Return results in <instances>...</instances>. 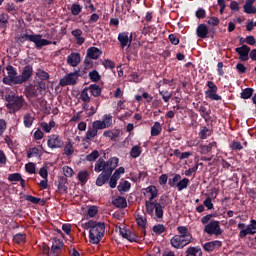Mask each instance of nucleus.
<instances>
[{
    "label": "nucleus",
    "instance_id": "obj_60",
    "mask_svg": "<svg viewBox=\"0 0 256 256\" xmlns=\"http://www.w3.org/2000/svg\"><path fill=\"white\" fill-rule=\"evenodd\" d=\"M168 39H169V41H170V43L172 45H179V42H180L179 35H177V34H170L168 36Z\"/></svg>",
    "mask_w": 256,
    "mask_h": 256
},
{
    "label": "nucleus",
    "instance_id": "obj_39",
    "mask_svg": "<svg viewBox=\"0 0 256 256\" xmlns=\"http://www.w3.org/2000/svg\"><path fill=\"white\" fill-rule=\"evenodd\" d=\"M77 179L82 183V185H85L87 181H89V172L86 170H82L78 173Z\"/></svg>",
    "mask_w": 256,
    "mask_h": 256
},
{
    "label": "nucleus",
    "instance_id": "obj_18",
    "mask_svg": "<svg viewBox=\"0 0 256 256\" xmlns=\"http://www.w3.org/2000/svg\"><path fill=\"white\" fill-rule=\"evenodd\" d=\"M217 247H223V242L219 241V240H215V241H210V242H206L203 245V249L205 251H207L208 253H211L212 251H215V249H217Z\"/></svg>",
    "mask_w": 256,
    "mask_h": 256
},
{
    "label": "nucleus",
    "instance_id": "obj_42",
    "mask_svg": "<svg viewBox=\"0 0 256 256\" xmlns=\"http://www.w3.org/2000/svg\"><path fill=\"white\" fill-rule=\"evenodd\" d=\"M40 127L42 130L45 131V133H51V129H53V127H55V122L53 120H51L49 123L41 122Z\"/></svg>",
    "mask_w": 256,
    "mask_h": 256
},
{
    "label": "nucleus",
    "instance_id": "obj_4",
    "mask_svg": "<svg viewBox=\"0 0 256 256\" xmlns=\"http://www.w3.org/2000/svg\"><path fill=\"white\" fill-rule=\"evenodd\" d=\"M177 231L179 234L174 235L170 243L174 249H183L193 241V235L189 233L187 226H178Z\"/></svg>",
    "mask_w": 256,
    "mask_h": 256
},
{
    "label": "nucleus",
    "instance_id": "obj_13",
    "mask_svg": "<svg viewBox=\"0 0 256 256\" xmlns=\"http://www.w3.org/2000/svg\"><path fill=\"white\" fill-rule=\"evenodd\" d=\"M119 233L123 239H127L130 243H137L139 241V236L137 234L125 228H120Z\"/></svg>",
    "mask_w": 256,
    "mask_h": 256
},
{
    "label": "nucleus",
    "instance_id": "obj_38",
    "mask_svg": "<svg viewBox=\"0 0 256 256\" xmlns=\"http://www.w3.org/2000/svg\"><path fill=\"white\" fill-rule=\"evenodd\" d=\"M253 93H255V89L245 88L240 93V97H241V99H251L253 97Z\"/></svg>",
    "mask_w": 256,
    "mask_h": 256
},
{
    "label": "nucleus",
    "instance_id": "obj_46",
    "mask_svg": "<svg viewBox=\"0 0 256 256\" xmlns=\"http://www.w3.org/2000/svg\"><path fill=\"white\" fill-rule=\"evenodd\" d=\"M200 139H207V137H210L211 135V130H209V128H207V126H203L199 133H198Z\"/></svg>",
    "mask_w": 256,
    "mask_h": 256
},
{
    "label": "nucleus",
    "instance_id": "obj_31",
    "mask_svg": "<svg viewBox=\"0 0 256 256\" xmlns=\"http://www.w3.org/2000/svg\"><path fill=\"white\" fill-rule=\"evenodd\" d=\"M88 91H90L91 95L93 97H101V86H99L98 84H91L88 87Z\"/></svg>",
    "mask_w": 256,
    "mask_h": 256
},
{
    "label": "nucleus",
    "instance_id": "obj_34",
    "mask_svg": "<svg viewBox=\"0 0 256 256\" xmlns=\"http://www.w3.org/2000/svg\"><path fill=\"white\" fill-rule=\"evenodd\" d=\"M161 131H163V127L161 126V123L155 122L154 125L151 127V136L158 137V135H161Z\"/></svg>",
    "mask_w": 256,
    "mask_h": 256
},
{
    "label": "nucleus",
    "instance_id": "obj_8",
    "mask_svg": "<svg viewBox=\"0 0 256 256\" xmlns=\"http://www.w3.org/2000/svg\"><path fill=\"white\" fill-rule=\"evenodd\" d=\"M204 232L208 235H216L219 237V235L223 234V230L221 229V222L217 220H211L205 227Z\"/></svg>",
    "mask_w": 256,
    "mask_h": 256
},
{
    "label": "nucleus",
    "instance_id": "obj_52",
    "mask_svg": "<svg viewBox=\"0 0 256 256\" xmlns=\"http://www.w3.org/2000/svg\"><path fill=\"white\" fill-rule=\"evenodd\" d=\"M103 136L109 137L111 141H117V138L119 137V132H113L111 130H108L103 132Z\"/></svg>",
    "mask_w": 256,
    "mask_h": 256
},
{
    "label": "nucleus",
    "instance_id": "obj_14",
    "mask_svg": "<svg viewBox=\"0 0 256 256\" xmlns=\"http://www.w3.org/2000/svg\"><path fill=\"white\" fill-rule=\"evenodd\" d=\"M235 51L238 53L240 61H249V53L251 52V47L242 45L241 47L235 48Z\"/></svg>",
    "mask_w": 256,
    "mask_h": 256
},
{
    "label": "nucleus",
    "instance_id": "obj_64",
    "mask_svg": "<svg viewBox=\"0 0 256 256\" xmlns=\"http://www.w3.org/2000/svg\"><path fill=\"white\" fill-rule=\"evenodd\" d=\"M84 69H93V58L86 56L84 60Z\"/></svg>",
    "mask_w": 256,
    "mask_h": 256
},
{
    "label": "nucleus",
    "instance_id": "obj_35",
    "mask_svg": "<svg viewBox=\"0 0 256 256\" xmlns=\"http://www.w3.org/2000/svg\"><path fill=\"white\" fill-rule=\"evenodd\" d=\"M191 181L189 178H183L182 180L180 179L176 185V188L178 191H183L189 187Z\"/></svg>",
    "mask_w": 256,
    "mask_h": 256
},
{
    "label": "nucleus",
    "instance_id": "obj_26",
    "mask_svg": "<svg viewBox=\"0 0 256 256\" xmlns=\"http://www.w3.org/2000/svg\"><path fill=\"white\" fill-rule=\"evenodd\" d=\"M25 91L28 97H39V88H37L36 84L26 86Z\"/></svg>",
    "mask_w": 256,
    "mask_h": 256
},
{
    "label": "nucleus",
    "instance_id": "obj_61",
    "mask_svg": "<svg viewBox=\"0 0 256 256\" xmlns=\"http://www.w3.org/2000/svg\"><path fill=\"white\" fill-rule=\"evenodd\" d=\"M195 16L197 17V19H205L207 17V11H205V9L203 8H199L196 11Z\"/></svg>",
    "mask_w": 256,
    "mask_h": 256
},
{
    "label": "nucleus",
    "instance_id": "obj_49",
    "mask_svg": "<svg viewBox=\"0 0 256 256\" xmlns=\"http://www.w3.org/2000/svg\"><path fill=\"white\" fill-rule=\"evenodd\" d=\"M152 230L155 234L162 235V233H165V231H167V228L163 224H157L153 226Z\"/></svg>",
    "mask_w": 256,
    "mask_h": 256
},
{
    "label": "nucleus",
    "instance_id": "obj_27",
    "mask_svg": "<svg viewBox=\"0 0 256 256\" xmlns=\"http://www.w3.org/2000/svg\"><path fill=\"white\" fill-rule=\"evenodd\" d=\"M112 204L118 209H125L127 207V199H125V197L118 196L112 201Z\"/></svg>",
    "mask_w": 256,
    "mask_h": 256
},
{
    "label": "nucleus",
    "instance_id": "obj_28",
    "mask_svg": "<svg viewBox=\"0 0 256 256\" xmlns=\"http://www.w3.org/2000/svg\"><path fill=\"white\" fill-rule=\"evenodd\" d=\"M71 35L75 38L77 45H83L85 43V38L81 36L83 35V30L75 29L71 32Z\"/></svg>",
    "mask_w": 256,
    "mask_h": 256
},
{
    "label": "nucleus",
    "instance_id": "obj_6",
    "mask_svg": "<svg viewBox=\"0 0 256 256\" xmlns=\"http://www.w3.org/2000/svg\"><path fill=\"white\" fill-rule=\"evenodd\" d=\"M21 43H24V41H30V43H34V46L36 49L41 50L44 47H47L48 43L47 39L43 38V35L41 34H22L20 36Z\"/></svg>",
    "mask_w": 256,
    "mask_h": 256
},
{
    "label": "nucleus",
    "instance_id": "obj_30",
    "mask_svg": "<svg viewBox=\"0 0 256 256\" xmlns=\"http://www.w3.org/2000/svg\"><path fill=\"white\" fill-rule=\"evenodd\" d=\"M214 147L217 148V142L215 141L210 142L208 145H201L200 149H201L202 155H207V153H211Z\"/></svg>",
    "mask_w": 256,
    "mask_h": 256
},
{
    "label": "nucleus",
    "instance_id": "obj_47",
    "mask_svg": "<svg viewBox=\"0 0 256 256\" xmlns=\"http://www.w3.org/2000/svg\"><path fill=\"white\" fill-rule=\"evenodd\" d=\"M181 181V174H175L173 178L168 179L169 187H177V184Z\"/></svg>",
    "mask_w": 256,
    "mask_h": 256
},
{
    "label": "nucleus",
    "instance_id": "obj_63",
    "mask_svg": "<svg viewBox=\"0 0 256 256\" xmlns=\"http://www.w3.org/2000/svg\"><path fill=\"white\" fill-rule=\"evenodd\" d=\"M25 169L27 171V173H29L30 175H33V173H35V163L33 162H29L28 164L25 165Z\"/></svg>",
    "mask_w": 256,
    "mask_h": 256
},
{
    "label": "nucleus",
    "instance_id": "obj_51",
    "mask_svg": "<svg viewBox=\"0 0 256 256\" xmlns=\"http://www.w3.org/2000/svg\"><path fill=\"white\" fill-rule=\"evenodd\" d=\"M140 155H141V146L139 145L133 146L130 151V156L133 159H137V157H139Z\"/></svg>",
    "mask_w": 256,
    "mask_h": 256
},
{
    "label": "nucleus",
    "instance_id": "obj_45",
    "mask_svg": "<svg viewBox=\"0 0 256 256\" xmlns=\"http://www.w3.org/2000/svg\"><path fill=\"white\" fill-rule=\"evenodd\" d=\"M88 77L90 80H92L93 83L101 81V75H99V72L97 70H92L91 72H89Z\"/></svg>",
    "mask_w": 256,
    "mask_h": 256
},
{
    "label": "nucleus",
    "instance_id": "obj_44",
    "mask_svg": "<svg viewBox=\"0 0 256 256\" xmlns=\"http://www.w3.org/2000/svg\"><path fill=\"white\" fill-rule=\"evenodd\" d=\"M70 11L72 15H74V17H77V15H79L81 11H83V6H80L79 4L74 3L71 5Z\"/></svg>",
    "mask_w": 256,
    "mask_h": 256
},
{
    "label": "nucleus",
    "instance_id": "obj_41",
    "mask_svg": "<svg viewBox=\"0 0 256 256\" xmlns=\"http://www.w3.org/2000/svg\"><path fill=\"white\" fill-rule=\"evenodd\" d=\"M80 99L83 101V103H90L91 102V96H89V88L85 87L81 93H80Z\"/></svg>",
    "mask_w": 256,
    "mask_h": 256
},
{
    "label": "nucleus",
    "instance_id": "obj_33",
    "mask_svg": "<svg viewBox=\"0 0 256 256\" xmlns=\"http://www.w3.org/2000/svg\"><path fill=\"white\" fill-rule=\"evenodd\" d=\"M73 153H75V148L73 147L71 140H68L64 145V155H66V157H71Z\"/></svg>",
    "mask_w": 256,
    "mask_h": 256
},
{
    "label": "nucleus",
    "instance_id": "obj_3",
    "mask_svg": "<svg viewBox=\"0 0 256 256\" xmlns=\"http://www.w3.org/2000/svg\"><path fill=\"white\" fill-rule=\"evenodd\" d=\"M85 229L89 230V239L92 245H99L101 243V239L105 237V223L104 222H97L90 220L84 223Z\"/></svg>",
    "mask_w": 256,
    "mask_h": 256
},
{
    "label": "nucleus",
    "instance_id": "obj_23",
    "mask_svg": "<svg viewBox=\"0 0 256 256\" xmlns=\"http://www.w3.org/2000/svg\"><path fill=\"white\" fill-rule=\"evenodd\" d=\"M102 51L97 47H90L87 49V57L90 59H99L102 55Z\"/></svg>",
    "mask_w": 256,
    "mask_h": 256
},
{
    "label": "nucleus",
    "instance_id": "obj_48",
    "mask_svg": "<svg viewBox=\"0 0 256 256\" xmlns=\"http://www.w3.org/2000/svg\"><path fill=\"white\" fill-rule=\"evenodd\" d=\"M36 76L38 79H40V81H48L49 79V74L41 68L37 70Z\"/></svg>",
    "mask_w": 256,
    "mask_h": 256
},
{
    "label": "nucleus",
    "instance_id": "obj_11",
    "mask_svg": "<svg viewBox=\"0 0 256 256\" xmlns=\"http://www.w3.org/2000/svg\"><path fill=\"white\" fill-rule=\"evenodd\" d=\"M79 77V71L71 72L60 79L61 87H67V85H77V79Z\"/></svg>",
    "mask_w": 256,
    "mask_h": 256
},
{
    "label": "nucleus",
    "instance_id": "obj_54",
    "mask_svg": "<svg viewBox=\"0 0 256 256\" xmlns=\"http://www.w3.org/2000/svg\"><path fill=\"white\" fill-rule=\"evenodd\" d=\"M159 95H161L164 103H169V101L171 100V97H173V94H171V92L169 91H159Z\"/></svg>",
    "mask_w": 256,
    "mask_h": 256
},
{
    "label": "nucleus",
    "instance_id": "obj_36",
    "mask_svg": "<svg viewBox=\"0 0 256 256\" xmlns=\"http://www.w3.org/2000/svg\"><path fill=\"white\" fill-rule=\"evenodd\" d=\"M13 241H14V243H17V245H23V244L27 243V235H25L23 233H18L16 235H14Z\"/></svg>",
    "mask_w": 256,
    "mask_h": 256
},
{
    "label": "nucleus",
    "instance_id": "obj_43",
    "mask_svg": "<svg viewBox=\"0 0 256 256\" xmlns=\"http://www.w3.org/2000/svg\"><path fill=\"white\" fill-rule=\"evenodd\" d=\"M109 187L110 189H115V187H117V182L119 181V179H121V176H119L118 174L114 173L112 176H110L109 178Z\"/></svg>",
    "mask_w": 256,
    "mask_h": 256
},
{
    "label": "nucleus",
    "instance_id": "obj_37",
    "mask_svg": "<svg viewBox=\"0 0 256 256\" xmlns=\"http://www.w3.org/2000/svg\"><path fill=\"white\" fill-rule=\"evenodd\" d=\"M98 131L94 129L93 126L88 127V130L85 135L86 141H93L94 137H97Z\"/></svg>",
    "mask_w": 256,
    "mask_h": 256
},
{
    "label": "nucleus",
    "instance_id": "obj_56",
    "mask_svg": "<svg viewBox=\"0 0 256 256\" xmlns=\"http://www.w3.org/2000/svg\"><path fill=\"white\" fill-rule=\"evenodd\" d=\"M199 165H203V163H196V165L194 166V167H192V168H189L188 170H186L185 172H184V175L186 176V177H191V175H193V173H197V170L199 169Z\"/></svg>",
    "mask_w": 256,
    "mask_h": 256
},
{
    "label": "nucleus",
    "instance_id": "obj_19",
    "mask_svg": "<svg viewBox=\"0 0 256 256\" xmlns=\"http://www.w3.org/2000/svg\"><path fill=\"white\" fill-rule=\"evenodd\" d=\"M196 35L199 39H207L209 35V28L206 24H199L196 29Z\"/></svg>",
    "mask_w": 256,
    "mask_h": 256
},
{
    "label": "nucleus",
    "instance_id": "obj_2",
    "mask_svg": "<svg viewBox=\"0 0 256 256\" xmlns=\"http://www.w3.org/2000/svg\"><path fill=\"white\" fill-rule=\"evenodd\" d=\"M146 193L150 194L149 200L145 201V207H146V213L147 215H150V217H153L155 215L156 219H163V215L165 211L163 210L165 208V205L161 204V202H155L154 199H157V196L159 195V190H157V187L154 185L148 186L144 189Z\"/></svg>",
    "mask_w": 256,
    "mask_h": 256
},
{
    "label": "nucleus",
    "instance_id": "obj_32",
    "mask_svg": "<svg viewBox=\"0 0 256 256\" xmlns=\"http://www.w3.org/2000/svg\"><path fill=\"white\" fill-rule=\"evenodd\" d=\"M34 121H35V117H33L31 113H27L23 117V124H24V127H26L27 129L33 127Z\"/></svg>",
    "mask_w": 256,
    "mask_h": 256
},
{
    "label": "nucleus",
    "instance_id": "obj_17",
    "mask_svg": "<svg viewBox=\"0 0 256 256\" xmlns=\"http://www.w3.org/2000/svg\"><path fill=\"white\" fill-rule=\"evenodd\" d=\"M63 241L56 239L54 240L52 247H51V255L59 256L61 255V251H63Z\"/></svg>",
    "mask_w": 256,
    "mask_h": 256
},
{
    "label": "nucleus",
    "instance_id": "obj_25",
    "mask_svg": "<svg viewBox=\"0 0 256 256\" xmlns=\"http://www.w3.org/2000/svg\"><path fill=\"white\" fill-rule=\"evenodd\" d=\"M201 118L207 122L211 121V109H207L206 106L201 105L198 109Z\"/></svg>",
    "mask_w": 256,
    "mask_h": 256
},
{
    "label": "nucleus",
    "instance_id": "obj_57",
    "mask_svg": "<svg viewBox=\"0 0 256 256\" xmlns=\"http://www.w3.org/2000/svg\"><path fill=\"white\" fill-rule=\"evenodd\" d=\"M21 173L16 172V173H12L8 175V181H10L11 183H15L19 180H21Z\"/></svg>",
    "mask_w": 256,
    "mask_h": 256
},
{
    "label": "nucleus",
    "instance_id": "obj_50",
    "mask_svg": "<svg viewBox=\"0 0 256 256\" xmlns=\"http://www.w3.org/2000/svg\"><path fill=\"white\" fill-rule=\"evenodd\" d=\"M102 122L104 123L106 129H109V127L113 125V116L111 114L104 115Z\"/></svg>",
    "mask_w": 256,
    "mask_h": 256
},
{
    "label": "nucleus",
    "instance_id": "obj_58",
    "mask_svg": "<svg viewBox=\"0 0 256 256\" xmlns=\"http://www.w3.org/2000/svg\"><path fill=\"white\" fill-rule=\"evenodd\" d=\"M99 213V208L97 206H90L87 210L88 217H95Z\"/></svg>",
    "mask_w": 256,
    "mask_h": 256
},
{
    "label": "nucleus",
    "instance_id": "obj_55",
    "mask_svg": "<svg viewBox=\"0 0 256 256\" xmlns=\"http://www.w3.org/2000/svg\"><path fill=\"white\" fill-rule=\"evenodd\" d=\"M92 127L99 132L101 129H107V126H105V123L101 120H96L92 123Z\"/></svg>",
    "mask_w": 256,
    "mask_h": 256
},
{
    "label": "nucleus",
    "instance_id": "obj_16",
    "mask_svg": "<svg viewBox=\"0 0 256 256\" xmlns=\"http://www.w3.org/2000/svg\"><path fill=\"white\" fill-rule=\"evenodd\" d=\"M67 63L70 65V67H77L79 63H81V54L77 52H72L67 57Z\"/></svg>",
    "mask_w": 256,
    "mask_h": 256
},
{
    "label": "nucleus",
    "instance_id": "obj_12",
    "mask_svg": "<svg viewBox=\"0 0 256 256\" xmlns=\"http://www.w3.org/2000/svg\"><path fill=\"white\" fill-rule=\"evenodd\" d=\"M118 41L120 43L121 49H125V47H131V43H133V33L129 32H120L118 34Z\"/></svg>",
    "mask_w": 256,
    "mask_h": 256
},
{
    "label": "nucleus",
    "instance_id": "obj_20",
    "mask_svg": "<svg viewBox=\"0 0 256 256\" xmlns=\"http://www.w3.org/2000/svg\"><path fill=\"white\" fill-rule=\"evenodd\" d=\"M255 0H246L243 9L244 13H247V15H255L256 13V7L254 6Z\"/></svg>",
    "mask_w": 256,
    "mask_h": 256
},
{
    "label": "nucleus",
    "instance_id": "obj_59",
    "mask_svg": "<svg viewBox=\"0 0 256 256\" xmlns=\"http://www.w3.org/2000/svg\"><path fill=\"white\" fill-rule=\"evenodd\" d=\"M97 159H99V151L97 150H93L86 156V161H96Z\"/></svg>",
    "mask_w": 256,
    "mask_h": 256
},
{
    "label": "nucleus",
    "instance_id": "obj_9",
    "mask_svg": "<svg viewBox=\"0 0 256 256\" xmlns=\"http://www.w3.org/2000/svg\"><path fill=\"white\" fill-rule=\"evenodd\" d=\"M206 86L208 89L205 91L206 97L211 99L212 101H221V95L217 94V91H219V88L213 81H208Z\"/></svg>",
    "mask_w": 256,
    "mask_h": 256
},
{
    "label": "nucleus",
    "instance_id": "obj_22",
    "mask_svg": "<svg viewBox=\"0 0 256 256\" xmlns=\"http://www.w3.org/2000/svg\"><path fill=\"white\" fill-rule=\"evenodd\" d=\"M185 256H203V251L199 246H190L185 251Z\"/></svg>",
    "mask_w": 256,
    "mask_h": 256
},
{
    "label": "nucleus",
    "instance_id": "obj_24",
    "mask_svg": "<svg viewBox=\"0 0 256 256\" xmlns=\"http://www.w3.org/2000/svg\"><path fill=\"white\" fill-rule=\"evenodd\" d=\"M94 171H96V173H101V171H103L102 173H106V171H107V162L104 161L103 158H99L96 161Z\"/></svg>",
    "mask_w": 256,
    "mask_h": 256
},
{
    "label": "nucleus",
    "instance_id": "obj_5",
    "mask_svg": "<svg viewBox=\"0 0 256 256\" xmlns=\"http://www.w3.org/2000/svg\"><path fill=\"white\" fill-rule=\"evenodd\" d=\"M6 99V109H8L11 115L21 111L25 106V98L19 95L8 94L5 96Z\"/></svg>",
    "mask_w": 256,
    "mask_h": 256
},
{
    "label": "nucleus",
    "instance_id": "obj_53",
    "mask_svg": "<svg viewBox=\"0 0 256 256\" xmlns=\"http://www.w3.org/2000/svg\"><path fill=\"white\" fill-rule=\"evenodd\" d=\"M7 23H9V15L1 14L0 16V29H5L7 27Z\"/></svg>",
    "mask_w": 256,
    "mask_h": 256
},
{
    "label": "nucleus",
    "instance_id": "obj_1",
    "mask_svg": "<svg viewBox=\"0 0 256 256\" xmlns=\"http://www.w3.org/2000/svg\"><path fill=\"white\" fill-rule=\"evenodd\" d=\"M6 71L7 76L3 77L2 83L4 85H10V87L23 85V83H27L33 77V66L29 64L23 68L20 75H17V68L13 67V65L6 66Z\"/></svg>",
    "mask_w": 256,
    "mask_h": 256
},
{
    "label": "nucleus",
    "instance_id": "obj_7",
    "mask_svg": "<svg viewBox=\"0 0 256 256\" xmlns=\"http://www.w3.org/2000/svg\"><path fill=\"white\" fill-rule=\"evenodd\" d=\"M237 228L240 230L238 237L240 239H245L247 235L256 234V220L251 219L250 223L247 225L245 223H238Z\"/></svg>",
    "mask_w": 256,
    "mask_h": 256
},
{
    "label": "nucleus",
    "instance_id": "obj_40",
    "mask_svg": "<svg viewBox=\"0 0 256 256\" xmlns=\"http://www.w3.org/2000/svg\"><path fill=\"white\" fill-rule=\"evenodd\" d=\"M117 189L120 193L121 192L127 193L129 191V189H131V183L127 180L120 182Z\"/></svg>",
    "mask_w": 256,
    "mask_h": 256
},
{
    "label": "nucleus",
    "instance_id": "obj_29",
    "mask_svg": "<svg viewBox=\"0 0 256 256\" xmlns=\"http://www.w3.org/2000/svg\"><path fill=\"white\" fill-rule=\"evenodd\" d=\"M136 223L138 227H141L143 229L144 235H147V218L143 217L142 215H137L136 217Z\"/></svg>",
    "mask_w": 256,
    "mask_h": 256
},
{
    "label": "nucleus",
    "instance_id": "obj_62",
    "mask_svg": "<svg viewBox=\"0 0 256 256\" xmlns=\"http://www.w3.org/2000/svg\"><path fill=\"white\" fill-rule=\"evenodd\" d=\"M232 151H241L243 150V145L241 144V142L238 141H233L230 145Z\"/></svg>",
    "mask_w": 256,
    "mask_h": 256
},
{
    "label": "nucleus",
    "instance_id": "obj_21",
    "mask_svg": "<svg viewBox=\"0 0 256 256\" xmlns=\"http://www.w3.org/2000/svg\"><path fill=\"white\" fill-rule=\"evenodd\" d=\"M109 179H111V174H109V172L99 174L96 179L97 187H103V185H105Z\"/></svg>",
    "mask_w": 256,
    "mask_h": 256
},
{
    "label": "nucleus",
    "instance_id": "obj_15",
    "mask_svg": "<svg viewBox=\"0 0 256 256\" xmlns=\"http://www.w3.org/2000/svg\"><path fill=\"white\" fill-rule=\"evenodd\" d=\"M117 167H119V158L112 157L106 161V173H109V175H112Z\"/></svg>",
    "mask_w": 256,
    "mask_h": 256
},
{
    "label": "nucleus",
    "instance_id": "obj_10",
    "mask_svg": "<svg viewBox=\"0 0 256 256\" xmlns=\"http://www.w3.org/2000/svg\"><path fill=\"white\" fill-rule=\"evenodd\" d=\"M47 146L49 149H63L65 147V143L63 142V138L57 134H52L48 136Z\"/></svg>",
    "mask_w": 256,
    "mask_h": 256
}]
</instances>
